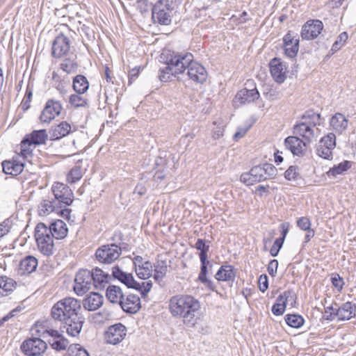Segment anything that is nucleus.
Wrapping results in <instances>:
<instances>
[{"mask_svg": "<svg viewBox=\"0 0 356 356\" xmlns=\"http://www.w3.org/2000/svg\"><path fill=\"white\" fill-rule=\"evenodd\" d=\"M186 70L190 80L197 83H203L207 81L208 74L206 69L193 60V55L191 53L173 52L170 57L167 58L166 66L159 70V77L161 81L167 82L170 80V76H176L184 74Z\"/></svg>", "mask_w": 356, "mask_h": 356, "instance_id": "nucleus-1", "label": "nucleus"}, {"mask_svg": "<svg viewBox=\"0 0 356 356\" xmlns=\"http://www.w3.org/2000/svg\"><path fill=\"white\" fill-rule=\"evenodd\" d=\"M169 309L174 317L183 318L184 323H191L200 309V302L190 295H176L170 299Z\"/></svg>", "mask_w": 356, "mask_h": 356, "instance_id": "nucleus-2", "label": "nucleus"}, {"mask_svg": "<svg viewBox=\"0 0 356 356\" xmlns=\"http://www.w3.org/2000/svg\"><path fill=\"white\" fill-rule=\"evenodd\" d=\"M81 309L80 300L72 297H66L55 303L51 309V318L63 322Z\"/></svg>", "mask_w": 356, "mask_h": 356, "instance_id": "nucleus-3", "label": "nucleus"}, {"mask_svg": "<svg viewBox=\"0 0 356 356\" xmlns=\"http://www.w3.org/2000/svg\"><path fill=\"white\" fill-rule=\"evenodd\" d=\"M35 238L41 253L45 256H50L54 253V237L51 229L44 223L40 222L36 225Z\"/></svg>", "mask_w": 356, "mask_h": 356, "instance_id": "nucleus-4", "label": "nucleus"}, {"mask_svg": "<svg viewBox=\"0 0 356 356\" xmlns=\"http://www.w3.org/2000/svg\"><path fill=\"white\" fill-rule=\"evenodd\" d=\"M122 248L115 243L103 245L95 251L96 259L101 264H110L120 256Z\"/></svg>", "mask_w": 356, "mask_h": 356, "instance_id": "nucleus-5", "label": "nucleus"}, {"mask_svg": "<svg viewBox=\"0 0 356 356\" xmlns=\"http://www.w3.org/2000/svg\"><path fill=\"white\" fill-rule=\"evenodd\" d=\"M48 138L46 129L34 130L27 134L21 142V154L23 157H27L31 154L29 147L32 145H40L44 144Z\"/></svg>", "mask_w": 356, "mask_h": 356, "instance_id": "nucleus-6", "label": "nucleus"}, {"mask_svg": "<svg viewBox=\"0 0 356 356\" xmlns=\"http://www.w3.org/2000/svg\"><path fill=\"white\" fill-rule=\"evenodd\" d=\"M54 197H51L59 208L66 207L73 202L74 195L68 186L56 182L51 188Z\"/></svg>", "mask_w": 356, "mask_h": 356, "instance_id": "nucleus-7", "label": "nucleus"}, {"mask_svg": "<svg viewBox=\"0 0 356 356\" xmlns=\"http://www.w3.org/2000/svg\"><path fill=\"white\" fill-rule=\"evenodd\" d=\"M170 13L168 0H159L152 8V19L161 25H168L171 23Z\"/></svg>", "mask_w": 356, "mask_h": 356, "instance_id": "nucleus-8", "label": "nucleus"}, {"mask_svg": "<svg viewBox=\"0 0 356 356\" xmlns=\"http://www.w3.org/2000/svg\"><path fill=\"white\" fill-rule=\"evenodd\" d=\"M47 348L46 342L38 337L27 339L21 345V350L26 356H40Z\"/></svg>", "mask_w": 356, "mask_h": 356, "instance_id": "nucleus-9", "label": "nucleus"}, {"mask_svg": "<svg viewBox=\"0 0 356 356\" xmlns=\"http://www.w3.org/2000/svg\"><path fill=\"white\" fill-rule=\"evenodd\" d=\"M127 329L121 323L110 325L104 332V340L106 343L116 345L120 343L125 338Z\"/></svg>", "mask_w": 356, "mask_h": 356, "instance_id": "nucleus-10", "label": "nucleus"}, {"mask_svg": "<svg viewBox=\"0 0 356 356\" xmlns=\"http://www.w3.org/2000/svg\"><path fill=\"white\" fill-rule=\"evenodd\" d=\"M92 277L90 270H80L76 275L74 291L78 296H82L88 292L93 286Z\"/></svg>", "mask_w": 356, "mask_h": 356, "instance_id": "nucleus-11", "label": "nucleus"}, {"mask_svg": "<svg viewBox=\"0 0 356 356\" xmlns=\"http://www.w3.org/2000/svg\"><path fill=\"white\" fill-rule=\"evenodd\" d=\"M62 109L63 107L59 101L49 99L40 115V120L42 123H49L60 115Z\"/></svg>", "mask_w": 356, "mask_h": 356, "instance_id": "nucleus-12", "label": "nucleus"}, {"mask_svg": "<svg viewBox=\"0 0 356 356\" xmlns=\"http://www.w3.org/2000/svg\"><path fill=\"white\" fill-rule=\"evenodd\" d=\"M83 323L84 318L80 312L62 322L63 328L67 334L72 337H76L80 334Z\"/></svg>", "mask_w": 356, "mask_h": 356, "instance_id": "nucleus-13", "label": "nucleus"}, {"mask_svg": "<svg viewBox=\"0 0 356 356\" xmlns=\"http://www.w3.org/2000/svg\"><path fill=\"white\" fill-rule=\"evenodd\" d=\"M70 49V40L64 34H59L52 43L51 54L54 58L67 56Z\"/></svg>", "mask_w": 356, "mask_h": 356, "instance_id": "nucleus-14", "label": "nucleus"}, {"mask_svg": "<svg viewBox=\"0 0 356 356\" xmlns=\"http://www.w3.org/2000/svg\"><path fill=\"white\" fill-rule=\"evenodd\" d=\"M323 29V24L321 20H309L302 28L301 37L304 40H313L318 37Z\"/></svg>", "mask_w": 356, "mask_h": 356, "instance_id": "nucleus-15", "label": "nucleus"}, {"mask_svg": "<svg viewBox=\"0 0 356 356\" xmlns=\"http://www.w3.org/2000/svg\"><path fill=\"white\" fill-rule=\"evenodd\" d=\"M240 180L245 185L251 186L266 180V176L264 175L261 165H259L252 167L248 172L243 173Z\"/></svg>", "mask_w": 356, "mask_h": 356, "instance_id": "nucleus-16", "label": "nucleus"}, {"mask_svg": "<svg viewBox=\"0 0 356 356\" xmlns=\"http://www.w3.org/2000/svg\"><path fill=\"white\" fill-rule=\"evenodd\" d=\"M260 97L258 90L254 87L252 89L243 88L239 90L235 97L234 104L243 105L245 104H250L257 100Z\"/></svg>", "mask_w": 356, "mask_h": 356, "instance_id": "nucleus-17", "label": "nucleus"}, {"mask_svg": "<svg viewBox=\"0 0 356 356\" xmlns=\"http://www.w3.org/2000/svg\"><path fill=\"white\" fill-rule=\"evenodd\" d=\"M293 134L295 136L302 137L305 143L309 144L315 137V131L313 127L303 120L293 126Z\"/></svg>", "mask_w": 356, "mask_h": 356, "instance_id": "nucleus-18", "label": "nucleus"}, {"mask_svg": "<svg viewBox=\"0 0 356 356\" xmlns=\"http://www.w3.org/2000/svg\"><path fill=\"white\" fill-rule=\"evenodd\" d=\"M284 144L286 149L290 150L293 155L299 156L304 155L307 145L298 136L287 137L284 140Z\"/></svg>", "mask_w": 356, "mask_h": 356, "instance_id": "nucleus-19", "label": "nucleus"}, {"mask_svg": "<svg viewBox=\"0 0 356 356\" xmlns=\"http://www.w3.org/2000/svg\"><path fill=\"white\" fill-rule=\"evenodd\" d=\"M200 260L201 266H200V274H199L198 278H197L198 280L201 283L204 284V286L207 288H208L209 289H210L213 291H216V284H214V282L213 281L209 280L207 277V275L209 273V268H211L213 266L212 263H211L208 260V258L201 259Z\"/></svg>", "mask_w": 356, "mask_h": 356, "instance_id": "nucleus-20", "label": "nucleus"}, {"mask_svg": "<svg viewBox=\"0 0 356 356\" xmlns=\"http://www.w3.org/2000/svg\"><path fill=\"white\" fill-rule=\"evenodd\" d=\"M270 71L273 78L277 83H283L286 79V67L280 59L274 58L270 62Z\"/></svg>", "mask_w": 356, "mask_h": 356, "instance_id": "nucleus-21", "label": "nucleus"}, {"mask_svg": "<svg viewBox=\"0 0 356 356\" xmlns=\"http://www.w3.org/2000/svg\"><path fill=\"white\" fill-rule=\"evenodd\" d=\"M120 306L125 312L136 314L141 307L140 299L134 294L127 295L126 298H123Z\"/></svg>", "mask_w": 356, "mask_h": 356, "instance_id": "nucleus-22", "label": "nucleus"}, {"mask_svg": "<svg viewBox=\"0 0 356 356\" xmlns=\"http://www.w3.org/2000/svg\"><path fill=\"white\" fill-rule=\"evenodd\" d=\"M104 303V297L96 292H91L83 300V306L88 311H95Z\"/></svg>", "mask_w": 356, "mask_h": 356, "instance_id": "nucleus-23", "label": "nucleus"}, {"mask_svg": "<svg viewBox=\"0 0 356 356\" xmlns=\"http://www.w3.org/2000/svg\"><path fill=\"white\" fill-rule=\"evenodd\" d=\"M92 277V284L96 289H103L110 280V276L101 268H95L90 271Z\"/></svg>", "mask_w": 356, "mask_h": 356, "instance_id": "nucleus-24", "label": "nucleus"}, {"mask_svg": "<svg viewBox=\"0 0 356 356\" xmlns=\"http://www.w3.org/2000/svg\"><path fill=\"white\" fill-rule=\"evenodd\" d=\"M167 165L168 161L166 159L161 156L156 158L154 167V170H155L154 180L156 182L160 183L166 177L168 170Z\"/></svg>", "mask_w": 356, "mask_h": 356, "instance_id": "nucleus-25", "label": "nucleus"}, {"mask_svg": "<svg viewBox=\"0 0 356 356\" xmlns=\"http://www.w3.org/2000/svg\"><path fill=\"white\" fill-rule=\"evenodd\" d=\"M112 275L128 288L132 289L134 284L138 286L136 284V281L134 280L133 275L124 272L118 266L112 268Z\"/></svg>", "mask_w": 356, "mask_h": 356, "instance_id": "nucleus-26", "label": "nucleus"}, {"mask_svg": "<svg viewBox=\"0 0 356 356\" xmlns=\"http://www.w3.org/2000/svg\"><path fill=\"white\" fill-rule=\"evenodd\" d=\"M336 314L338 315L339 321H348L355 315L356 305L352 302H346L336 309Z\"/></svg>", "mask_w": 356, "mask_h": 356, "instance_id": "nucleus-27", "label": "nucleus"}, {"mask_svg": "<svg viewBox=\"0 0 356 356\" xmlns=\"http://www.w3.org/2000/svg\"><path fill=\"white\" fill-rule=\"evenodd\" d=\"M283 41L286 56L291 58L296 57L299 49V39L293 38L291 34L288 33L284 37Z\"/></svg>", "mask_w": 356, "mask_h": 356, "instance_id": "nucleus-28", "label": "nucleus"}, {"mask_svg": "<svg viewBox=\"0 0 356 356\" xmlns=\"http://www.w3.org/2000/svg\"><path fill=\"white\" fill-rule=\"evenodd\" d=\"M71 125L65 121L53 126L49 129L50 140H56L67 136L71 131Z\"/></svg>", "mask_w": 356, "mask_h": 356, "instance_id": "nucleus-29", "label": "nucleus"}, {"mask_svg": "<svg viewBox=\"0 0 356 356\" xmlns=\"http://www.w3.org/2000/svg\"><path fill=\"white\" fill-rule=\"evenodd\" d=\"M2 168L5 174L17 176L22 172L24 164L22 161L13 159L3 161Z\"/></svg>", "mask_w": 356, "mask_h": 356, "instance_id": "nucleus-30", "label": "nucleus"}, {"mask_svg": "<svg viewBox=\"0 0 356 356\" xmlns=\"http://www.w3.org/2000/svg\"><path fill=\"white\" fill-rule=\"evenodd\" d=\"M236 277V272L234 266L231 265L221 266L215 275V278L218 281L234 282Z\"/></svg>", "mask_w": 356, "mask_h": 356, "instance_id": "nucleus-31", "label": "nucleus"}, {"mask_svg": "<svg viewBox=\"0 0 356 356\" xmlns=\"http://www.w3.org/2000/svg\"><path fill=\"white\" fill-rule=\"evenodd\" d=\"M48 229H51L52 236L56 239L65 238L67 234V227L66 224L61 220H58L52 223Z\"/></svg>", "mask_w": 356, "mask_h": 356, "instance_id": "nucleus-32", "label": "nucleus"}, {"mask_svg": "<svg viewBox=\"0 0 356 356\" xmlns=\"http://www.w3.org/2000/svg\"><path fill=\"white\" fill-rule=\"evenodd\" d=\"M59 207L50 197L43 200L38 207L40 216H46L51 212L58 211Z\"/></svg>", "mask_w": 356, "mask_h": 356, "instance_id": "nucleus-33", "label": "nucleus"}, {"mask_svg": "<svg viewBox=\"0 0 356 356\" xmlns=\"http://www.w3.org/2000/svg\"><path fill=\"white\" fill-rule=\"evenodd\" d=\"M38 260L33 256H27L20 261L19 270L23 274H30L36 270Z\"/></svg>", "mask_w": 356, "mask_h": 356, "instance_id": "nucleus-34", "label": "nucleus"}, {"mask_svg": "<svg viewBox=\"0 0 356 356\" xmlns=\"http://www.w3.org/2000/svg\"><path fill=\"white\" fill-rule=\"evenodd\" d=\"M106 296L111 302L120 305L124 296L121 288L115 285H111L107 288Z\"/></svg>", "mask_w": 356, "mask_h": 356, "instance_id": "nucleus-35", "label": "nucleus"}, {"mask_svg": "<svg viewBox=\"0 0 356 356\" xmlns=\"http://www.w3.org/2000/svg\"><path fill=\"white\" fill-rule=\"evenodd\" d=\"M154 280L158 283H161L168 272V264L166 261L157 260L154 264Z\"/></svg>", "mask_w": 356, "mask_h": 356, "instance_id": "nucleus-36", "label": "nucleus"}, {"mask_svg": "<svg viewBox=\"0 0 356 356\" xmlns=\"http://www.w3.org/2000/svg\"><path fill=\"white\" fill-rule=\"evenodd\" d=\"M330 125L337 132L342 133L348 127V120L341 113L333 115L330 120Z\"/></svg>", "mask_w": 356, "mask_h": 356, "instance_id": "nucleus-37", "label": "nucleus"}, {"mask_svg": "<svg viewBox=\"0 0 356 356\" xmlns=\"http://www.w3.org/2000/svg\"><path fill=\"white\" fill-rule=\"evenodd\" d=\"M72 87L76 93L83 94L88 90L89 82L85 76L78 74L73 79Z\"/></svg>", "mask_w": 356, "mask_h": 356, "instance_id": "nucleus-38", "label": "nucleus"}, {"mask_svg": "<svg viewBox=\"0 0 356 356\" xmlns=\"http://www.w3.org/2000/svg\"><path fill=\"white\" fill-rule=\"evenodd\" d=\"M352 166V162L349 161H344L338 165H334L327 172L329 177H336L337 175H342L344 172L347 171Z\"/></svg>", "mask_w": 356, "mask_h": 356, "instance_id": "nucleus-39", "label": "nucleus"}, {"mask_svg": "<svg viewBox=\"0 0 356 356\" xmlns=\"http://www.w3.org/2000/svg\"><path fill=\"white\" fill-rule=\"evenodd\" d=\"M301 119L313 128L321 125V115L312 110L306 111L302 115Z\"/></svg>", "mask_w": 356, "mask_h": 356, "instance_id": "nucleus-40", "label": "nucleus"}, {"mask_svg": "<svg viewBox=\"0 0 356 356\" xmlns=\"http://www.w3.org/2000/svg\"><path fill=\"white\" fill-rule=\"evenodd\" d=\"M60 68L67 74H74L78 68V64L75 58H66L60 65Z\"/></svg>", "mask_w": 356, "mask_h": 356, "instance_id": "nucleus-41", "label": "nucleus"}, {"mask_svg": "<svg viewBox=\"0 0 356 356\" xmlns=\"http://www.w3.org/2000/svg\"><path fill=\"white\" fill-rule=\"evenodd\" d=\"M15 282L13 279L6 276L0 277V296L7 295L8 292H10L15 287Z\"/></svg>", "mask_w": 356, "mask_h": 356, "instance_id": "nucleus-42", "label": "nucleus"}, {"mask_svg": "<svg viewBox=\"0 0 356 356\" xmlns=\"http://www.w3.org/2000/svg\"><path fill=\"white\" fill-rule=\"evenodd\" d=\"M153 266L149 261H145V266L137 268L135 271L140 279L146 280L152 276Z\"/></svg>", "mask_w": 356, "mask_h": 356, "instance_id": "nucleus-43", "label": "nucleus"}, {"mask_svg": "<svg viewBox=\"0 0 356 356\" xmlns=\"http://www.w3.org/2000/svg\"><path fill=\"white\" fill-rule=\"evenodd\" d=\"M286 324L294 328H299L304 324V318L298 314H286L284 317Z\"/></svg>", "mask_w": 356, "mask_h": 356, "instance_id": "nucleus-44", "label": "nucleus"}, {"mask_svg": "<svg viewBox=\"0 0 356 356\" xmlns=\"http://www.w3.org/2000/svg\"><path fill=\"white\" fill-rule=\"evenodd\" d=\"M49 343L51 348L57 351L65 350L69 345L68 340L63 337V336L56 339H50Z\"/></svg>", "mask_w": 356, "mask_h": 356, "instance_id": "nucleus-45", "label": "nucleus"}, {"mask_svg": "<svg viewBox=\"0 0 356 356\" xmlns=\"http://www.w3.org/2000/svg\"><path fill=\"white\" fill-rule=\"evenodd\" d=\"M284 177L289 181H297L302 179L300 169L296 165L290 166L284 172Z\"/></svg>", "mask_w": 356, "mask_h": 356, "instance_id": "nucleus-46", "label": "nucleus"}, {"mask_svg": "<svg viewBox=\"0 0 356 356\" xmlns=\"http://www.w3.org/2000/svg\"><path fill=\"white\" fill-rule=\"evenodd\" d=\"M81 94H73L70 96V103L72 106L78 107H84L88 105V100L81 95Z\"/></svg>", "mask_w": 356, "mask_h": 356, "instance_id": "nucleus-47", "label": "nucleus"}, {"mask_svg": "<svg viewBox=\"0 0 356 356\" xmlns=\"http://www.w3.org/2000/svg\"><path fill=\"white\" fill-rule=\"evenodd\" d=\"M194 247L200 251V259L208 258L207 253L209 250V245L207 244L204 239L198 238Z\"/></svg>", "mask_w": 356, "mask_h": 356, "instance_id": "nucleus-48", "label": "nucleus"}, {"mask_svg": "<svg viewBox=\"0 0 356 356\" xmlns=\"http://www.w3.org/2000/svg\"><path fill=\"white\" fill-rule=\"evenodd\" d=\"M318 147H330V149H334L336 147V136L333 133H329L327 136L322 138L318 145Z\"/></svg>", "mask_w": 356, "mask_h": 356, "instance_id": "nucleus-49", "label": "nucleus"}, {"mask_svg": "<svg viewBox=\"0 0 356 356\" xmlns=\"http://www.w3.org/2000/svg\"><path fill=\"white\" fill-rule=\"evenodd\" d=\"M348 33L346 31H343L339 34L337 38V40L334 42L330 49L332 54H334L343 47L344 43L348 40Z\"/></svg>", "mask_w": 356, "mask_h": 356, "instance_id": "nucleus-50", "label": "nucleus"}, {"mask_svg": "<svg viewBox=\"0 0 356 356\" xmlns=\"http://www.w3.org/2000/svg\"><path fill=\"white\" fill-rule=\"evenodd\" d=\"M136 284L138 286L134 284L132 289L138 291L140 293L142 297H145L152 287V282L150 280L143 282L142 283L136 282Z\"/></svg>", "mask_w": 356, "mask_h": 356, "instance_id": "nucleus-51", "label": "nucleus"}, {"mask_svg": "<svg viewBox=\"0 0 356 356\" xmlns=\"http://www.w3.org/2000/svg\"><path fill=\"white\" fill-rule=\"evenodd\" d=\"M82 177V172L81 167L75 166L71 169L67 175L68 182L73 184L79 180Z\"/></svg>", "mask_w": 356, "mask_h": 356, "instance_id": "nucleus-52", "label": "nucleus"}, {"mask_svg": "<svg viewBox=\"0 0 356 356\" xmlns=\"http://www.w3.org/2000/svg\"><path fill=\"white\" fill-rule=\"evenodd\" d=\"M263 95L270 101H274L280 98V92L276 88H273L269 86L264 88Z\"/></svg>", "mask_w": 356, "mask_h": 356, "instance_id": "nucleus-53", "label": "nucleus"}, {"mask_svg": "<svg viewBox=\"0 0 356 356\" xmlns=\"http://www.w3.org/2000/svg\"><path fill=\"white\" fill-rule=\"evenodd\" d=\"M52 81L55 88L62 94H65L66 91L64 88L63 80L61 76L55 71L52 72Z\"/></svg>", "mask_w": 356, "mask_h": 356, "instance_id": "nucleus-54", "label": "nucleus"}, {"mask_svg": "<svg viewBox=\"0 0 356 356\" xmlns=\"http://www.w3.org/2000/svg\"><path fill=\"white\" fill-rule=\"evenodd\" d=\"M334 149H330V147L325 146V147H316V152L317 154L325 159L330 160L332 159L333 154H332V150Z\"/></svg>", "mask_w": 356, "mask_h": 356, "instance_id": "nucleus-55", "label": "nucleus"}, {"mask_svg": "<svg viewBox=\"0 0 356 356\" xmlns=\"http://www.w3.org/2000/svg\"><path fill=\"white\" fill-rule=\"evenodd\" d=\"M261 168L264 176H266V180L275 177L277 169L273 164L264 163L261 165Z\"/></svg>", "mask_w": 356, "mask_h": 356, "instance_id": "nucleus-56", "label": "nucleus"}, {"mask_svg": "<svg viewBox=\"0 0 356 356\" xmlns=\"http://www.w3.org/2000/svg\"><path fill=\"white\" fill-rule=\"evenodd\" d=\"M332 284L338 290L341 291L344 285L343 278L337 273L332 275L331 277Z\"/></svg>", "mask_w": 356, "mask_h": 356, "instance_id": "nucleus-57", "label": "nucleus"}, {"mask_svg": "<svg viewBox=\"0 0 356 356\" xmlns=\"http://www.w3.org/2000/svg\"><path fill=\"white\" fill-rule=\"evenodd\" d=\"M284 243V238H277L275 239L272 248H270V253L273 257H276L280 250L282 248Z\"/></svg>", "mask_w": 356, "mask_h": 356, "instance_id": "nucleus-58", "label": "nucleus"}, {"mask_svg": "<svg viewBox=\"0 0 356 356\" xmlns=\"http://www.w3.org/2000/svg\"><path fill=\"white\" fill-rule=\"evenodd\" d=\"M70 350L72 351L71 356H90L87 350L79 344L70 347Z\"/></svg>", "mask_w": 356, "mask_h": 356, "instance_id": "nucleus-59", "label": "nucleus"}, {"mask_svg": "<svg viewBox=\"0 0 356 356\" xmlns=\"http://www.w3.org/2000/svg\"><path fill=\"white\" fill-rule=\"evenodd\" d=\"M12 222L9 219L5 220L0 223V238L6 235L10 230Z\"/></svg>", "mask_w": 356, "mask_h": 356, "instance_id": "nucleus-60", "label": "nucleus"}, {"mask_svg": "<svg viewBox=\"0 0 356 356\" xmlns=\"http://www.w3.org/2000/svg\"><path fill=\"white\" fill-rule=\"evenodd\" d=\"M297 226L303 231L308 230L311 228V221L307 217H301L297 220Z\"/></svg>", "mask_w": 356, "mask_h": 356, "instance_id": "nucleus-61", "label": "nucleus"}, {"mask_svg": "<svg viewBox=\"0 0 356 356\" xmlns=\"http://www.w3.org/2000/svg\"><path fill=\"white\" fill-rule=\"evenodd\" d=\"M286 304L283 302L275 303L272 307V312L275 316H281L286 309Z\"/></svg>", "mask_w": 356, "mask_h": 356, "instance_id": "nucleus-62", "label": "nucleus"}, {"mask_svg": "<svg viewBox=\"0 0 356 356\" xmlns=\"http://www.w3.org/2000/svg\"><path fill=\"white\" fill-rule=\"evenodd\" d=\"M332 305L329 306L325 308V316L324 318L325 320L332 321L336 317H338V315L336 314V309Z\"/></svg>", "mask_w": 356, "mask_h": 356, "instance_id": "nucleus-63", "label": "nucleus"}, {"mask_svg": "<svg viewBox=\"0 0 356 356\" xmlns=\"http://www.w3.org/2000/svg\"><path fill=\"white\" fill-rule=\"evenodd\" d=\"M258 282L259 290L261 292H265L268 288V276L266 274L260 275Z\"/></svg>", "mask_w": 356, "mask_h": 356, "instance_id": "nucleus-64", "label": "nucleus"}]
</instances>
